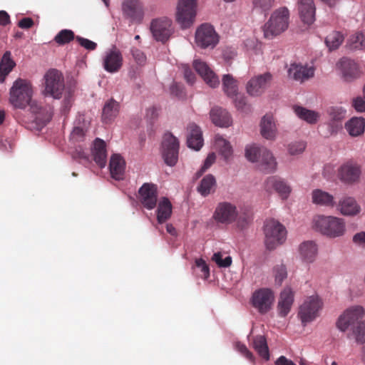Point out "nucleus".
Instances as JSON below:
<instances>
[{
  "label": "nucleus",
  "instance_id": "24",
  "mask_svg": "<svg viewBox=\"0 0 365 365\" xmlns=\"http://www.w3.org/2000/svg\"><path fill=\"white\" fill-rule=\"evenodd\" d=\"M314 70L312 67H307L300 64L292 63L288 70L289 78L300 82H304L314 76Z\"/></svg>",
  "mask_w": 365,
  "mask_h": 365
},
{
  "label": "nucleus",
  "instance_id": "51",
  "mask_svg": "<svg viewBox=\"0 0 365 365\" xmlns=\"http://www.w3.org/2000/svg\"><path fill=\"white\" fill-rule=\"evenodd\" d=\"M86 130L82 127L75 126L71 133L72 140L76 142H81L84 140Z\"/></svg>",
  "mask_w": 365,
  "mask_h": 365
},
{
  "label": "nucleus",
  "instance_id": "33",
  "mask_svg": "<svg viewBox=\"0 0 365 365\" xmlns=\"http://www.w3.org/2000/svg\"><path fill=\"white\" fill-rule=\"evenodd\" d=\"M339 208L344 215H356L361 208L356 201L351 197H344L339 202Z\"/></svg>",
  "mask_w": 365,
  "mask_h": 365
},
{
  "label": "nucleus",
  "instance_id": "28",
  "mask_svg": "<svg viewBox=\"0 0 365 365\" xmlns=\"http://www.w3.org/2000/svg\"><path fill=\"white\" fill-rule=\"evenodd\" d=\"M92 154L96 163L99 167L104 168L107 160L106 144L104 140L98 138H96L93 142Z\"/></svg>",
  "mask_w": 365,
  "mask_h": 365
},
{
  "label": "nucleus",
  "instance_id": "11",
  "mask_svg": "<svg viewBox=\"0 0 365 365\" xmlns=\"http://www.w3.org/2000/svg\"><path fill=\"white\" fill-rule=\"evenodd\" d=\"M150 31L157 41L164 43L174 32L172 21L167 17L155 19L150 23Z\"/></svg>",
  "mask_w": 365,
  "mask_h": 365
},
{
  "label": "nucleus",
  "instance_id": "30",
  "mask_svg": "<svg viewBox=\"0 0 365 365\" xmlns=\"http://www.w3.org/2000/svg\"><path fill=\"white\" fill-rule=\"evenodd\" d=\"M210 118L217 126L228 127L231 125V117L228 112L220 107H215L210 110Z\"/></svg>",
  "mask_w": 365,
  "mask_h": 365
},
{
  "label": "nucleus",
  "instance_id": "14",
  "mask_svg": "<svg viewBox=\"0 0 365 365\" xmlns=\"http://www.w3.org/2000/svg\"><path fill=\"white\" fill-rule=\"evenodd\" d=\"M274 295L272 289L261 288L256 290L252 297V304L260 314L268 312L273 304Z\"/></svg>",
  "mask_w": 365,
  "mask_h": 365
},
{
  "label": "nucleus",
  "instance_id": "44",
  "mask_svg": "<svg viewBox=\"0 0 365 365\" xmlns=\"http://www.w3.org/2000/svg\"><path fill=\"white\" fill-rule=\"evenodd\" d=\"M344 41V36L339 31H332L325 39V43L329 50H335Z\"/></svg>",
  "mask_w": 365,
  "mask_h": 365
},
{
  "label": "nucleus",
  "instance_id": "6",
  "mask_svg": "<svg viewBox=\"0 0 365 365\" xmlns=\"http://www.w3.org/2000/svg\"><path fill=\"white\" fill-rule=\"evenodd\" d=\"M197 0H179L176 11V21L182 29H187L195 21Z\"/></svg>",
  "mask_w": 365,
  "mask_h": 365
},
{
  "label": "nucleus",
  "instance_id": "37",
  "mask_svg": "<svg viewBox=\"0 0 365 365\" xmlns=\"http://www.w3.org/2000/svg\"><path fill=\"white\" fill-rule=\"evenodd\" d=\"M299 254L304 261L312 262L317 254V246L312 241L304 242L299 246Z\"/></svg>",
  "mask_w": 365,
  "mask_h": 365
},
{
  "label": "nucleus",
  "instance_id": "46",
  "mask_svg": "<svg viewBox=\"0 0 365 365\" xmlns=\"http://www.w3.org/2000/svg\"><path fill=\"white\" fill-rule=\"evenodd\" d=\"M273 274L275 283L281 285L284 279L287 277V267L284 264H277L273 268Z\"/></svg>",
  "mask_w": 365,
  "mask_h": 365
},
{
  "label": "nucleus",
  "instance_id": "15",
  "mask_svg": "<svg viewBox=\"0 0 365 365\" xmlns=\"http://www.w3.org/2000/svg\"><path fill=\"white\" fill-rule=\"evenodd\" d=\"M158 196V187L153 183L145 182L138 190V200L148 210L156 207Z\"/></svg>",
  "mask_w": 365,
  "mask_h": 365
},
{
  "label": "nucleus",
  "instance_id": "25",
  "mask_svg": "<svg viewBox=\"0 0 365 365\" xmlns=\"http://www.w3.org/2000/svg\"><path fill=\"white\" fill-rule=\"evenodd\" d=\"M298 10L304 24H312L315 20V6L313 0H298Z\"/></svg>",
  "mask_w": 365,
  "mask_h": 365
},
{
  "label": "nucleus",
  "instance_id": "43",
  "mask_svg": "<svg viewBox=\"0 0 365 365\" xmlns=\"http://www.w3.org/2000/svg\"><path fill=\"white\" fill-rule=\"evenodd\" d=\"M215 145L225 160H229V158L232 156V147L230 143L224 139L222 136L218 135L215 136Z\"/></svg>",
  "mask_w": 365,
  "mask_h": 365
},
{
  "label": "nucleus",
  "instance_id": "49",
  "mask_svg": "<svg viewBox=\"0 0 365 365\" xmlns=\"http://www.w3.org/2000/svg\"><path fill=\"white\" fill-rule=\"evenodd\" d=\"M275 0H253V6L255 9H259L263 12L269 11L274 6Z\"/></svg>",
  "mask_w": 365,
  "mask_h": 365
},
{
  "label": "nucleus",
  "instance_id": "35",
  "mask_svg": "<svg viewBox=\"0 0 365 365\" xmlns=\"http://www.w3.org/2000/svg\"><path fill=\"white\" fill-rule=\"evenodd\" d=\"M345 128L352 137L361 135L365 130V119L363 118H352L345 124Z\"/></svg>",
  "mask_w": 365,
  "mask_h": 365
},
{
  "label": "nucleus",
  "instance_id": "17",
  "mask_svg": "<svg viewBox=\"0 0 365 365\" xmlns=\"http://www.w3.org/2000/svg\"><path fill=\"white\" fill-rule=\"evenodd\" d=\"M272 76L267 72L252 78L247 83L246 90L251 96H259L269 87Z\"/></svg>",
  "mask_w": 365,
  "mask_h": 365
},
{
  "label": "nucleus",
  "instance_id": "21",
  "mask_svg": "<svg viewBox=\"0 0 365 365\" xmlns=\"http://www.w3.org/2000/svg\"><path fill=\"white\" fill-rule=\"evenodd\" d=\"M193 66L197 73L210 87L215 88L219 86L220 81L218 77L205 62L199 59L195 60Z\"/></svg>",
  "mask_w": 365,
  "mask_h": 365
},
{
  "label": "nucleus",
  "instance_id": "29",
  "mask_svg": "<svg viewBox=\"0 0 365 365\" xmlns=\"http://www.w3.org/2000/svg\"><path fill=\"white\" fill-rule=\"evenodd\" d=\"M261 135L267 140H274L277 134V127L272 115L266 114L260 123Z\"/></svg>",
  "mask_w": 365,
  "mask_h": 365
},
{
  "label": "nucleus",
  "instance_id": "58",
  "mask_svg": "<svg viewBox=\"0 0 365 365\" xmlns=\"http://www.w3.org/2000/svg\"><path fill=\"white\" fill-rule=\"evenodd\" d=\"M352 106L358 112H365V100L361 97H356L352 101Z\"/></svg>",
  "mask_w": 365,
  "mask_h": 365
},
{
  "label": "nucleus",
  "instance_id": "45",
  "mask_svg": "<svg viewBox=\"0 0 365 365\" xmlns=\"http://www.w3.org/2000/svg\"><path fill=\"white\" fill-rule=\"evenodd\" d=\"M75 37V34L69 29H63L60 31L54 37L55 42L58 45H64L72 41Z\"/></svg>",
  "mask_w": 365,
  "mask_h": 365
},
{
  "label": "nucleus",
  "instance_id": "27",
  "mask_svg": "<svg viewBox=\"0 0 365 365\" xmlns=\"http://www.w3.org/2000/svg\"><path fill=\"white\" fill-rule=\"evenodd\" d=\"M294 302V293L291 288L286 287L280 294L277 309L281 317H286L289 312Z\"/></svg>",
  "mask_w": 365,
  "mask_h": 365
},
{
  "label": "nucleus",
  "instance_id": "4",
  "mask_svg": "<svg viewBox=\"0 0 365 365\" xmlns=\"http://www.w3.org/2000/svg\"><path fill=\"white\" fill-rule=\"evenodd\" d=\"M33 90L31 83L22 78L16 79L10 89V103L18 108H24L32 98Z\"/></svg>",
  "mask_w": 365,
  "mask_h": 365
},
{
  "label": "nucleus",
  "instance_id": "61",
  "mask_svg": "<svg viewBox=\"0 0 365 365\" xmlns=\"http://www.w3.org/2000/svg\"><path fill=\"white\" fill-rule=\"evenodd\" d=\"M34 20L30 17L23 18L18 23V26L24 29H29L31 28L34 26Z\"/></svg>",
  "mask_w": 365,
  "mask_h": 365
},
{
  "label": "nucleus",
  "instance_id": "48",
  "mask_svg": "<svg viewBox=\"0 0 365 365\" xmlns=\"http://www.w3.org/2000/svg\"><path fill=\"white\" fill-rule=\"evenodd\" d=\"M212 259L220 267H228L232 264V257L230 256L226 257L225 259H222V255L221 252H215Z\"/></svg>",
  "mask_w": 365,
  "mask_h": 365
},
{
  "label": "nucleus",
  "instance_id": "23",
  "mask_svg": "<svg viewBox=\"0 0 365 365\" xmlns=\"http://www.w3.org/2000/svg\"><path fill=\"white\" fill-rule=\"evenodd\" d=\"M187 146L195 150H199L203 145V138L201 129L195 123H191L187 128Z\"/></svg>",
  "mask_w": 365,
  "mask_h": 365
},
{
  "label": "nucleus",
  "instance_id": "8",
  "mask_svg": "<svg viewBox=\"0 0 365 365\" xmlns=\"http://www.w3.org/2000/svg\"><path fill=\"white\" fill-rule=\"evenodd\" d=\"M45 96L56 99L61 98L64 90V81L62 74L56 69L49 70L45 75Z\"/></svg>",
  "mask_w": 365,
  "mask_h": 365
},
{
  "label": "nucleus",
  "instance_id": "47",
  "mask_svg": "<svg viewBox=\"0 0 365 365\" xmlns=\"http://www.w3.org/2000/svg\"><path fill=\"white\" fill-rule=\"evenodd\" d=\"M352 334L357 342L365 343V321L359 323L356 329H354Z\"/></svg>",
  "mask_w": 365,
  "mask_h": 365
},
{
  "label": "nucleus",
  "instance_id": "5",
  "mask_svg": "<svg viewBox=\"0 0 365 365\" xmlns=\"http://www.w3.org/2000/svg\"><path fill=\"white\" fill-rule=\"evenodd\" d=\"M264 243L267 250H273L282 245L286 239L287 231L279 222L269 219L264 222Z\"/></svg>",
  "mask_w": 365,
  "mask_h": 365
},
{
  "label": "nucleus",
  "instance_id": "53",
  "mask_svg": "<svg viewBox=\"0 0 365 365\" xmlns=\"http://www.w3.org/2000/svg\"><path fill=\"white\" fill-rule=\"evenodd\" d=\"M130 52L136 63L140 66H143L145 63L146 56L142 51L136 48H133Z\"/></svg>",
  "mask_w": 365,
  "mask_h": 365
},
{
  "label": "nucleus",
  "instance_id": "7",
  "mask_svg": "<svg viewBox=\"0 0 365 365\" xmlns=\"http://www.w3.org/2000/svg\"><path fill=\"white\" fill-rule=\"evenodd\" d=\"M195 41L201 48H213L219 42V36L212 25L202 24L195 31Z\"/></svg>",
  "mask_w": 365,
  "mask_h": 365
},
{
  "label": "nucleus",
  "instance_id": "10",
  "mask_svg": "<svg viewBox=\"0 0 365 365\" xmlns=\"http://www.w3.org/2000/svg\"><path fill=\"white\" fill-rule=\"evenodd\" d=\"M323 303L318 296L308 297L300 306L299 317L304 324L314 320L322 309Z\"/></svg>",
  "mask_w": 365,
  "mask_h": 365
},
{
  "label": "nucleus",
  "instance_id": "19",
  "mask_svg": "<svg viewBox=\"0 0 365 365\" xmlns=\"http://www.w3.org/2000/svg\"><path fill=\"white\" fill-rule=\"evenodd\" d=\"M338 65L346 81H352L361 76L362 73L359 65L350 58H341Z\"/></svg>",
  "mask_w": 365,
  "mask_h": 365
},
{
  "label": "nucleus",
  "instance_id": "9",
  "mask_svg": "<svg viewBox=\"0 0 365 365\" xmlns=\"http://www.w3.org/2000/svg\"><path fill=\"white\" fill-rule=\"evenodd\" d=\"M364 310L362 307L356 306L347 309L338 319L337 328L341 331L348 329L354 331L364 316Z\"/></svg>",
  "mask_w": 365,
  "mask_h": 365
},
{
  "label": "nucleus",
  "instance_id": "41",
  "mask_svg": "<svg viewBox=\"0 0 365 365\" xmlns=\"http://www.w3.org/2000/svg\"><path fill=\"white\" fill-rule=\"evenodd\" d=\"M11 52L6 51L0 62V82H4L6 76L16 66L15 62L11 58Z\"/></svg>",
  "mask_w": 365,
  "mask_h": 365
},
{
  "label": "nucleus",
  "instance_id": "39",
  "mask_svg": "<svg viewBox=\"0 0 365 365\" xmlns=\"http://www.w3.org/2000/svg\"><path fill=\"white\" fill-rule=\"evenodd\" d=\"M293 110L295 114L301 119L309 124H315L319 119V113L309 110L300 106H294Z\"/></svg>",
  "mask_w": 365,
  "mask_h": 365
},
{
  "label": "nucleus",
  "instance_id": "54",
  "mask_svg": "<svg viewBox=\"0 0 365 365\" xmlns=\"http://www.w3.org/2000/svg\"><path fill=\"white\" fill-rule=\"evenodd\" d=\"M216 155L214 153H210L205 159L204 164L201 169L197 173V176L200 177L202 173L207 170L215 161Z\"/></svg>",
  "mask_w": 365,
  "mask_h": 365
},
{
  "label": "nucleus",
  "instance_id": "3",
  "mask_svg": "<svg viewBox=\"0 0 365 365\" xmlns=\"http://www.w3.org/2000/svg\"><path fill=\"white\" fill-rule=\"evenodd\" d=\"M314 223L317 231L330 238L341 237L346 232L344 219L337 217L319 215L314 219Z\"/></svg>",
  "mask_w": 365,
  "mask_h": 365
},
{
  "label": "nucleus",
  "instance_id": "31",
  "mask_svg": "<svg viewBox=\"0 0 365 365\" xmlns=\"http://www.w3.org/2000/svg\"><path fill=\"white\" fill-rule=\"evenodd\" d=\"M125 160L119 154H113L110 160L109 168L113 178L123 179L125 170Z\"/></svg>",
  "mask_w": 365,
  "mask_h": 365
},
{
  "label": "nucleus",
  "instance_id": "18",
  "mask_svg": "<svg viewBox=\"0 0 365 365\" xmlns=\"http://www.w3.org/2000/svg\"><path fill=\"white\" fill-rule=\"evenodd\" d=\"M123 58L121 52L115 47L108 51L103 60L104 69L108 73H116L123 66Z\"/></svg>",
  "mask_w": 365,
  "mask_h": 365
},
{
  "label": "nucleus",
  "instance_id": "38",
  "mask_svg": "<svg viewBox=\"0 0 365 365\" xmlns=\"http://www.w3.org/2000/svg\"><path fill=\"white\" fill-rule=\"evenodd\" d=\"M215 178L211 175H205L197 187V192L203 197H206L215 192L216 188Z\"/></svg>",
  "mask_w": 365,
  "mask_h": 365
},
{
  "label": "nucleus",
  "instance_id": "60",
  "mask_svg": "<svg viewBox=\"0 0 365 365\" xmlns=\"http://www.w3.org/2000/svg\"><path fill=\"white\" fill-rule=\"evenodd\" d=\"M170 93L172 95L181 98L184 95L183 87L182 85L174 83L170 86Z\"/></svg>",
  "mask_w": 365,
  "mask_h": 365
},
{
  "label": "nucleus",
  "instance_id": "22",
  "mask_svg": "<svg viewBox=\"0 0 365 365\" xmlns=\"http://www.w3.org/2000/svg\"><path fill=\"white\" fill-rule=\"evenodd\" d=\"M329 115V128L331 134L336 133L341 128V123L346 116V110L341 106H331L327 110Z\"/></svg>",
  "mask_w": 365,
  "mask_h": 365
},
{
  "label": "nucleus",
  "instance_id": "2",
  "mask_svg": "<svg viewBox=\"0 0 365 365\" xmlns=\"http://www.w3.org/2000/svg\"><path fill=\"white\" fill-rule=\"evenodd\" d=\"M245 156L249 161L257 163L259 169L264 173H273L277 168V162L272 153L264 147L255 145L247 147Z\"/></svg>",
  "mask_w": 365,
  "mask_h": 365
},
{
  "label": "nucleus",
  "instance_id": "20",
  "mask_svg": "<svg viewBox=\"0 0 365 365\" xmlns=\"http://www.w3.org/2000/svg\"><path fill=\"white\" fill-rule=\"evenodd\" d=\"M361 173V168L357 164L346 163L339 168L338 176L344 183L351 184L359 180Z\"/></svg>",
  "mask_w": 365,
  "mask_h": 365
},
{
  "label": "nucleus",
  "instance_id": "50",
  "mask_svg": "<svg viewBox=\"0 0 365 365\" xmlns=\"http://www.w3.org/2000/svg\"><path fill=\"white\" fill-rule=\"evenodd\" d=\"M306 144L303 141L294 142L289 145V153L294 155H298L304 152Z\"/></svg>",
  "mask_w": 365,
  "mask_h": 365
},
{
  "label": "nucleus",
  "instance_id": "57",
  "mask_svg": "<svg viewBox=\"0 0 365 365\" xmlns=\"http://www.w3.org/2000/svg\"><path fill=\"white\" fill-rule=\"evenodd\" d=\"M235 97V104L236 108L238 110H241L242 111L246 110L247 108V105L246 103L245 97L243 96H238L237 94Z\"/></svg>",
  "mask_w": 365,
  "mask_h": 365
},
{
  "label": "nucleus",
  "instance_id": "32",
  "mask_svg": "<svg viewBox=\"0 0 365 365\" xmlns=\"http://www.w3.org/2000/svg\"><path fill=\"white\" fill-rule=\"evenodd\" d=\"M119 113V103L111 98L107 101L102 110V120L105 123H110Z\"/></svg>",
  "mask_w": 365,
  "mask_h": 365
},
{
  "label": "nucleus",
  "instance_id": "42",
  "mask_svg": "<svg viewBox=\"0 0 365 365\" xmlns=\"http://www.w3.org/2000/svg\"><path fill=\"white\" fill-rule=\"evenodd\" d=\"M253 347L259 356L263 359L268 361L269 359V352L267 344V340L264 336L259 335L253 339Z\"/></svg>",
  "mask_w": 365,
  "mask_h": 365
},
{
  "label": "nucleus",
  "instance_id": "62",
  "mask_svg": "<svg viewBox=\"0 0 365 365\" xmlns=\"http://www.w3.org/2000/svg\"><path fill=\"white\" fill-rule=\"evenodd\" d=\"M235 222H236L237 227L242 230V229H245L247 226L249 222H248L247 217H242V216H240V217L237 216V220Z\"/></svg>",
  "mask_w": 365,
  "mask_h": 365
},
{
  "label": "nucleus",
  "instance_id": "16",
  "mask_svg": "<svg viewBox=\"0 0 365 365\" xmlns=\"http://www.w3.org/2000/svg\"><path fill=\"white\" fill-rule=\"evenodd\" d=\"M124 18L140 23L144 16L143 5L140 0H123L121 5Z\"/></svg>",
  "mask_w": 365,
  "mask_h": 365
},
{
  "label": "nucleus",
  "instance_id": "59",
  "mask_svg": "<svg viewBox=\"0 0 365 365\" xmlns=\"http://www.w3.org/2000/svg\"><path fill=\"white\" fill-rule=\"evenodd\" d=\"M183 73L185 78L186 79L187 82L190 84H192L195 80V75L192 71L191 68L187 65L184 66Z\"/></svg>",
  "mask_w": 365,
  "mask_h": 365
},
{
  "label": "nucleus",
  "instance_id": "55",
  "mask_svg": "<svg viewBox=\"0 0 365 365\" xmlns=\"http://www.w3.org/2000/svg\"><path fill=\"white\" fill-rule=\"evenodd\" d=\"M76 39L81 46H83L87 50L93 51L97 47V44L95 42L88 38H85L81 36H76Z\"/></svg>",
  "mask_w": 365,
  "mask_h": 365
},
{
  "label": "nucleus",
  "instance_id": "12",
  "mask_svg": "<svg viewBox=\"0 0 365 365\" xmlns=\"http://www.w3.org/2000/svg\"><path fill=\"white\" fill-rule=\"evenodd\" d=\"M237 216L238 211L235 205L222 202L217 205L212 218L217 224L228 225L235 222Z\"/></svg>",
  "mask_w": 365,
  "mask_h": 365
},
{
  "label": "nucleus",
  "instance_id": "34",
  "mask_svg": "<svg viewBox=\"0 0 365 365\" xmlns=\"http://www.w3.org/2000/svg\"><path fill=\"white\" fill-rule=\"evenodd\" d=\"M157 212V220L159 224H163L168 220L172 214V204L167 197H163L158 203Z\"/></svg>",
  "mask_w": 365,
  "mask_h": 365
},
{
  "label": "nucleus",
  "instance_id": "63",
  "mask_svg": "<svg viewBox=\"0 0 365 365\" xmlns=\"http://www.w3.org/2000/svg\"><path fill=\"white\" fill-rule=\"evenodd\" d=\"M353 241L359 245H365V232H361L354 235Z\"/></svg>",
  "mask_w": 365,
  "mask_h": 365
},
{
  "label": "nucleus",
  "instance_id": "1",
  "mask_svg": "<svg viewBox=\"0 0 365 365\" xmlns=\"http://www.w3.org/2000/svg\"><path fill=\"white\" fill-rule=\"evenodd\" d=\"M289 11L287 8L276 9L262 28L264 38L272 39L285 31L289 26Z\"/></svg>",
  "mask_w": 365,
  "mask_h": 365
},
{
  "label": "nucleus",
  "instance_id": "64",
  "mask_svg": "<svg viewBox=\"0 0 365 365\" xmlns=\"http://www.w3.org/2000/svg\"><path fill=\"white\" fill-rule=\"evenodd\" d=\"M275 365H296V364L292 360L287 359L284 356H281L275 361Z\"/></svg>",
  "mask_w": 365,
  "mask_h": 365
},
{
  "label": "nucleus",
  "instance_id": "26",
  "mask_svg": "<svg viewBox=\"0 0 365 365\" xmlns=\"http://www.w3.org/2000/svg\"><path fill=\"white\" fill-rule=\"evenodd\" d=\"M266 188H273L282 199H287L291 192V187L282 179L272 176L266 180Z\"/></svg>",
  "mask_w": 365,
  "mask_h": 365
},
{
  "label": "nucleus",
  "instance_id": "36",
  "mask_svg": "<svg viewBox=\"0 0 365 365\" xmlns=\"http://www.w3.org/2000/svg\"><path fill=\"white\" fill-rule=\"evenodd\" d=\"M313 203L325 207H334L335 202L334 197L327 192L316 189L312 193Z\"/></svg>",
  "mask_w": 365,
  "mask_h": 365
},
{
  "label": "nucleus",
  "instance_id": "13",
  "mask_svg": "<svg viewBox=\"0 0 365 365\" xmlns=\"http://www.w3.org/2000/svg\"><path fill=\"white\" fill-rule=\"evenodd\" d=\"M179 141L171 133H165L162 141V155L165 163L174 166L178 159Z\"/></svg>",
  "mask_w": 365,
  "mask_h": 365
},
{
  "label": "nucleus",
  "instance_id": "52",
  "mask_svg": "<svg viewBox=\"0 0 365 365\" xmlns=\"http://www.w3.org/2000/svg\"><path fill=\"white\" fill-rule=\"evenodd\" d=\"M195 266L200 269L202 272L200 277L203 279H207L210 277V269L205 261L202 259L195 260Z\"/></svg>",
  "mask_w": 365,
  "mask_h": 365
},
{
  "label": "nucleus",
  "instance_id": "40",
  "mask_svg": "<svg viewBox=\"0 0 365 365\" xmlns=\"http://www.w3.org/2000/svg\"><path fill=\"white\" fill-rule=\"evenodd\" d=\"M222 88L228 97L234 98L237 94H238L237 82L230 74H225L223 76Z\"/></svg>",
  "mask_w": 365,
  "mask_h": 365
},
{
  "label": "nucleus",
  "instance_id": "56",
  "mask_svg": "<svg viewBox=\"0 0 365 365\" xmlns=\"http://www.w3.org/2000/svg\"><path fill=\"white\" fill-rule=\"evenodd\" d=\"M236 349L250 361L253 363L255 362V356H253L252 353L248 350L245 344L238 342L236 344Z\"/></svg>",
  "mask_w": 365,
  "mask_h": 365
}]
</instances>
